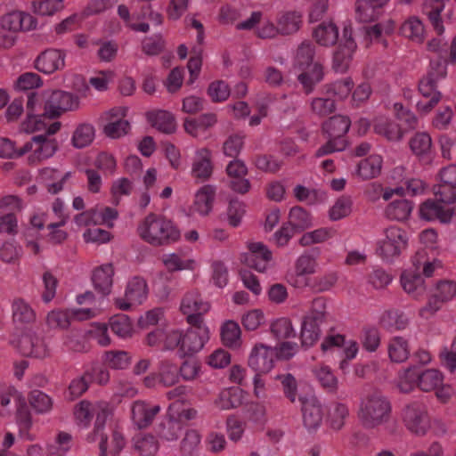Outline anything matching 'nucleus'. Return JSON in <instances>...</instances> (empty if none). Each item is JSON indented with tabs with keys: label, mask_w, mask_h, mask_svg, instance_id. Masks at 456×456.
Masks as SVG:
<instances>
[{
	"label": "nucleus",
	"mask_w": 456,
	"mask_h": 456,
	"mask_svg": "<svg viewBox=\"0 0 456 456\" xmlns=\"http://www.w3.org/2000/svg\"><path fill=\"white\" fill-rule=\"evenodd\" d=\"M388 355L392 362H403L410 355L409 343L403 337H395L388 345Z\"/></svg>",
	"instance_id": "36"
},
{
	"label": "nucleus",
	"mask_w": 456,
	"mask_h": 456,
	"mask_svg": "<svg viewBox=\"0 0 456 456\" xmlns=\"http://www.w3.org/2000/svg\"><path fill=\"white\" fill-rule=\"evenodd\" d=\"M382 162L381 156L370 155L359 162L356 173L363 180L373 179L380 175Z\"/></svg>",
	"instance_id": "22"
},
{
	"label": "nucleus",
	"mask_w": 456,
	"mask_h": 456,
	"mask_svg": "<svg viewBox=\"0 0 456 456\" xmlns=\"http://www.w3.org/2000/svg\"><path fill=\"white\" fill-rule=\"evenodd\" d=\"M432 140L427 133H417L410 141V148L417 156H424L431 151Z\"/></svg>",
	"instance_id": "47"
},
{
	"label": "nucleus",
	"mask_w": 456,
	"mask_h": 456,
	"mask_svg": "<svg viewBox=\"0 0 456 456\" xmlns=\"http://www.w3.org/2000/svg\"><path fill=\"white\" fill-rule=\"evenodd\" d=\"M298 69L301 70V73L297 76V80L302 85L304 92L309 94L314 91L315 86L323 79V67L320 62H315L314 66Z\"/></svg>",
	"instance_id": "17"
},
{
	"label": "nucleus",
	"mask_w": 456,
	"mask_h": 456,
	"mask_svg": "<svg viewBox=\"0 0 456 456\" xmlns=\"http://www.w3.org/2000/svg\"><path fill=\"white\" fill-rule=\"evenodd\" d=\"M302 402L303 422L308 430L317 429L322 423L324 411L316 397L300 399Z\"/></svg>",
	"instance_id": "11"
},
{
	"label": "nucleus",
	"mask_w": 456,
	"mask_h": 456,
	"mask_svg": "<svg viewBox=\"0 0 456 456\" xmlns=\"http://www.w3.org/2000/svg\"><path fill=\"white\" fill-rule=\"evenodd\" d=\"M204 346V338L199 330L189 329L183 337L181 352L183 356L192 355Z\"/></svg>",
	"instance_id": "32"
},
{
	"label": "nucleus",
	"mask_w": 456,
	"mask_h": 456,
	"mask_svg": "<svg viewBox=\"0 0 456 456\" xmlns=\"http://www.w3.org/2000/svg\"><path fill=\"white\" fill-rule=\"evenodd\" d=\"M243 413L245 417L252 422L255 423H264L265 422V407L256 402H248L245 403L242 407Z\"/></svg>",
	"instance_id": "49"
},
{
	"label": "nucleus",
	"mask_w": 456,
	"mask_h": 456,
	"mask_svg": "<svg viewBox=\"0 0 456 456\" xmlns=\"http://www.w3.org/2000/svg\"><path fill=\"white\" fill-rule=\"evenodd\" d=\"M271 331L278 339L295 337L292 322L288 318H280L274 321L271 325Z\"/></svg>",
	"instance_id": "52"
},
{
	"label": "nucleus",
	"mask_w": 456,
	"mask_h": 456,
	"mask_svg": "<svg viewBox=\"0 0 456 456\" xmlns=\"http://www.w3.org/2000/svg\"><path fill=\"white\" fill-rule=\"evenodd\" d=\"M109 325L111 330L121 338H126L132 335V322L130 317L126 314H119L113 315L109 321Z\"/></svg>",
	"instance_id": "44"
},
{
	"label": "nucleus",
	"mask_w": 456,
	"mask_h": 456,
	"mask_svg": "<svg viewBox=\"0 0 456 456\" xmlns=\"http://www.w3.org/2000/svg\"><path fill=\"white\" fill-rule=\"evenodd\" d=\"M433 191L438 197V200L443 203L452 204L456 201V186L454 185L442 183L435 185Z\"/></svg>",
	"instance_id": "62"
},
{
	"label": "nucleus",
	"mask_w": 456,
	"mask_h": 456,
	"mask_svg": "<svg viewBox=\"0 0 456 456\" xmlns=\"http://www.w3.org/2000/svg\"><path fill=\"white\" fill-rule=\"evenodd\" d=\"M147 120L153 127L164 134H170L175 132V118L168 111L159 110L156 112H148Z\"/></svg>",
	"instance_id": "20"
},
{
	"label": "nucleus",
	"mask_w": 456,
	"mask_h": 456,
	"mask_svg": "<svg viewBox=\"0 0 456 456\" xmlns=\"http://www.w3.org/2000/svg\"><path fill=\"white\" fill-rule=\"evenodd\" d=\"M94 138V128L91 124H79L72 136V144L75 148L82 149L88 146Z\"/></svg>",
	"instance_id": "40"
},
{
	"label": "nucleus",
	"mask_w": 456,
	"mask_h": 456,
	"mask_svg": "<svg viewBox=\"0 0 456 456\" xmlns=\"http://www.w3.org/2000/svg\"><path fill=\"white\" fill-rule=\"evenodd\" d=\"M376 134L383 135L388 141H400L403 136L401 126L387 119H376L373 126Z\"/></svg>",
	"instance_id": "29"
},
{
	"label": "nucleus",
	"mask_w": 456,
	"mask_h": 456,
	"mask_svg": "<svg viewBox=\"0 0 456 456\" xmlns=\"http://www.w3.org/2000/svg\"><path fill=\"white\" fill-rule=\"evenodd\" d=\"M385 233L386 238L380 242L377 251L383 259L390 260L406 248L408 238L406 232L396 226L387 228Z\"/></svg>",
	"instance_id": "5"
},
{
	"label": "nucleus",
	"mask_w": 456,
	"mask_h": 456,
	"mask_svg": "<svg viewBox=\"0 0 456 456\" xmlns=\"http://www.w3.org/2000/svg\"><path fill=\"white\" fill-rule=\"evenodd\" d=\"M351 126V119L348 116L334 115L322 124V134L328 139L316 151V156L330 154L335 151H342L347 146L346 134Z\"/></svg>",
	"instance_id": "2"
},
{
	"label": "nucleus",
	"mask_w": 456,
	"mask_h": 456,
	"mask_svg": "<svg viewBox=\"0 0 456 456\" xmlns=\"http://www.w3.org/2000/svg\"><path fill=\"white\" fill-rule=\"evenodd\" d=\"M413 209V203L405 199L392 201L386 208V215L389 219L397 221L408 220Z\"/></svg>",
	"instance_id": "28"
},
{
	"label": "nucleus",
	"mask_w": 456,
	"mask_h": 456,
	"mask_svg": "<svg viewBox=\"0 0 456 456\" xmlns=\"http://www.w3.org/2000/svg\"><path fill=\"white\" fill-rule=\"evenodd\" d=\"M354 87V82L351 77H346L344 80L336 81L333 84L325 86L326 94H333L338 99L346 98Z\"/></svg>",
	"instance_id": "50"
},
{
	"label": "nucleus",
	"mask_w": 456,
	"mask_h": 456,
	"mask_svg": "<svg viewBox=\"0 0 456 456\" xmlns=\"http://www.w3.org/2000/svg\"><path fill=\"white\" fill-rule=\"evenodd\" d=\"M33 142H35V148L33 153L29 156V159L32 161L49 159L58 150L57 141L44 134L33 136Z\"/></svg>",
	"instance_id": "15"
},
{
	"label": "nucleus",
	"mask_w": 456,
	"mask_h": 456,
	"mask_svg": "<svg viewBox=\"0 0 456 456\" xmlns=\"http://www.w3.org/2000/svg\"><path fill=\"white\" fill-rule=\"evenodd\" d=\"M103 362L111 369L124 370L130 365L131 356L126 351L111 350L104 353Z\"/></svg>",
	"instance_id": "39"
},
{
	"label": "nucleus",
	"mask_w": 456,
	"mask_h": 456,
	"mask_svg": "<svg viewBox=\"0 0 456 456\" xmlns=\"http://www.w3.org/2000/svg\"><path fill=\"white\" fill-rule=\"evenodd\" d=\"M65 53L58 49H46L35 61V68L45 74H52L65 65Z\"/></svg>",
	"instance_id": "10"
},
{
	"label": "nucleus",
	"mask_w": 456,
	"mask_h": 456,
	"mask_svg": "<svg viewBox=\"0 0 456 456\" xmlns=\"http://www.w3.org/2000/svg\"><path fill=\"white\" fill-rule=\"evenodd\" d=\"M44 113L47 118H59L62 113L77 110L79 106L78 96L61 90L44 94Z\"/></svg>",
	"instance_id": "4"
},
{
	"label": "nucleus",
	"mask_w": 456,
	"mask_h": 456,
	"mask_svg": "<svg viewBox=\"0 0 456 456\" xmlns=\"http://www.w3.org/2000/svg\"><path fill=\"white\" fill-rule=\"evenodd\" d=\"M245 207V204L238 199H232L230 200L227 209L230 225L237 227L240 224L241 218L246 212Z\"/></svg>",
	"instance_id": "58"
},
{
	"label": "nucleus",
	"mask_w": 456,
	"mask_h": 456,
	"mask_svg": "<svg viewBox=\"0 0 456 456\" xmlns=\"http://www.w3.org/2000/svg\"><path fill=\"white\" fill-rule=\"evenodd\" d=\"M114 267L112 264H107L96 268L92 275L94 289L102 296L111 292L113 283Z\"/></svg>",
	"instance_id": "14"
},
{
	"label": "nucleus",
	"mask_w": 456,
	"mask_h": 456,
	"mask_svg": "<svg viewBox=\"0 0 456 456\" xmlns=\"http://www.w3.org/2000/svg\"><path fill=\"white\" fill-rule=\"evenodd\" d=\"M352 200L349 197L342 196L330 210V218L333 221L347 216L351 213Z\"/></svg>",
	"instance_id": "57"
},
{
	"label": "nucleus",
	"mask_w": 456,
	"mask_h": 456,
	"mask_svg": "<svg viewBox=\"0 0 456 456\" xmlns=\"http://www.w3.org/2000/svg\"><path fill=\"white\" fill-rule=\"evenodd\" d=\"M313 112L320 117H326L336 110V102L334 99L330 97H317L313 99L311 102Z\"/></svg>",
	"instance_id": "54"
},
{
	"label": "nucleus",
	"mask_w": 456,
	"mask_h": 456,
	"mask_svg": "<svg viewBox=\"0 0 456 456\" xmlns=\"http://www.w3.org/2000/svg\"><path fill=\"white\" fill-rule=\"evenodd\" d=\"M29 404L37 413H44L52 409V399L40 390H33L29 394Z\"/></svg>",
	"instance_id": "48"
},
{
	"label": "nucleus",
	"mask_w": 456,
	"mask_h": 456,
	"mask_svg": "<svg viewBox=\"0 0 456 456\" xmlns=\"http://www.w3.org/2000/svg\"><path fill=\"white\" fill-rule=\"evenodd\" d=\"M209 308L210 305L202 300L200 294L197 290L186 293L180 306L182 313H207Z\"/></svg>",
	"instance_id": "33"
},
{
	"label": "nucleus",
	"mask_w": 456,
	"mask_h": 456,
	"mask_svg": "<svg viewBox=\"0 0 456 456\" xmlns=\"http://www.w3.org/2000/svg\"><path fill=\"white\" fill-rule=\"evenodd\" d=\"M288 223L294 228V231L300 233L312 226V218L305 208L296 206L289 210Z\"/></svg>",
	"instance_id": "31"
},
{
	"label": "nucleus",
	"mask_w": 456,
	"mask_h": 456,
	"mask_svg": "<svg viewBox=\"0 0 456 456\" xmlns=\"http://www.w3.org/2000/svg\"><path fill=\"white\" fill-rule=\"evenodd\" d=\"M348 409L346 404L336 403L329 412L330 426L333 429L339 430L345 424V419L348 416Z\"/></svg>",
	"instance_id": "55"
},
{
	"label": "nucleus",
	"mask_w": 456,
	"mask_h": 456,
	"mask_svg": "<svg viewBox=\"0 0 456 456\" xmlns=\"http://www.w3.org/2000/svg\"><path fill=\"white\" fill-rule=\"evenodd\" d=\"M12 312L13 320L15 322L29 323L35 318L34 311L21 299L13 302Z\"/></svg>",
	"instance_id": "51"
},
{
	"label": "nucleus",
	"mask_w": 456,
	"mask_h": 456,
	"mask_svg": "<svg viewBox=\"0 0 456 456\" xmlns=\"http://www.w3.org/2000/svg\"><path fill=\"white\" fill-rule=\"evenodd\" d=\"M129 130V121L122 118L110 120V122H108L106 125H104L102 128L103 134L111 139L120 138L128 134Z\"/></svg>",
	"instance_id": "46"
},
{
	"label": "nucleus",
	"mask_w": 456,
	"mask_h": 456,
	"mask_svg": "<svg viewBox=\"0 0 456 456\" xmlns=\"http://www.w3.org/2000/svg\"><path fill=\"white\" fill-rule=\"evenodd\" d=\"M140 237L152 246H164L175 242L180 231L163 216L150 213L138 226Z\"/></svg>",
	"instance_id": "1"
},
{
	"label": "nucleus",
	"mask_w": 456,
	"mask_h": 456,
	"mask_svg": "<svg viewBox=\"0 0 456 456\" xmlns=\"http://www.w3.org/2000/svg\"><path fill=\"white\" fill-rule=\"evenodd\" d=\"M404 36L416 40L419 43L424 40V26L418 19H410L404 22L401 28Z\"/></svg>",
	"instance_id": "53"
},
{
	"label": "nucleus",
	"mask_w": 456,
	"mask_h": 456,
	"mask_svg": "<svg viewBox=\"0 0 456 456\" xmlns=\"http://www.w3.org/2000/svg\"><path fill=\"white\" fill-rule=\"evenodd\" d=\"M244 145L243 137L238 134L230 135L224 142V153L231 158L237 159Z\"/></svg>",
	"instance_id": "64"
},
{
	"label": "nucleus",
	"mask_w": 456,
	"mask_h": 456,
	"mask_svg": "<svg viewBox=\"0 0 456 456\" xmlns=\"http://www.w3.org/2000/svg\"><path fill=\"white\" fill-rule=\"evenodd\" d=\"M63 0H42L33 2L34 12L42 16H51L63 8Z\"/></svg>",
	"instance_id": "56"
},
{
	"label": "nucleus",
	"mask_w": 456,
	"mask_h": 456,
	"mask_svg": "<svg viewBox=\"0 0 456 456\" xmlns=\"http://www.w3.org/2000/svg\"><path fill=\"white\" fill-rule=\"evenodd\" d=\"M362 346L369 352H375L380 344V334L375 327L363 329Z\"/></svg>",
	"instance_id": "63"
},
{
	"label": "nucleus",
	"mask_w": 456,
	"mask_h": 456,
	"mask_svg": "<svg viewBox=\"0 0 456 456\" xmlns=\"http://www.w3.org/2000/svg\"><path fill=\"white\" fill-rule=\"evenodd\" d=\"M183 428V422L177 419L176 417L168 413L167 416L157 425V435L167 441H175L178 439L181 431Z\"/></svg>",
	"instance_id": "18"
},
{
	"label": "nucleus",
	"mask_w": 456,
	"mask_h": 456,
	"mask_svg": "<svg viewBox=\"0 0 456 456\" xmlns=\"http://www.w3.org/2000/svg\"><path fill=\"white\" fill-rule=\"evenodd\" d=\"M18 348L24 356L45 358L49 354V349L43 338L32 331L21 334L18 341Z\"/></svg>",
	"instance_id": "7"
},
{
	"label": "nucleus",
	"mask_w": 456,
	"mask_h": 456,
	"mask_svg": "<svg viewBox=\"0 0 456 456\" xmlns=\"http://www.w3.org/2000/svg\"><path fill=\"white\" fill-rule=\"evenodd\" d=\"M159 384L164 387H171L179 380L178 369L170 361L164 360L159 362Z\"/></svg>",
	"instance_id": "43"
},
{
	"label": "nucleus",
	"mask_w": 456,
	"mask_h": 456,
	"mask_svg": "<svg viewBox=\"0 0 456 456\" xmlns=\"http://www.w3.org/2000/svg\"><path fill=\"white\" fill-rule=\"evenodd\" d=\"M256 167L266 173H276L281 167V162L272 155H257L255 159Z\"/></svg>",
	"instance_id": "60"
},
{
	"label": "nucleus",
	"mask_w": 456,
	"mask_h": 456,
	"mask_svg": "<svg viewBox=\"0 0 456 456\" xmlns=\"http://www.w3.org/2000/svg\"><path fill=\"white\" fill-rule=\"evenodd\" d=\"M444 8L443 0H426L423 4V12L428 17L434 28L439 35L444 31L441 12Z\"/></svg>",
	"instance_id": "27"
},
{
	"label": "nucleus",
	"mask_w": 456,
	"mask_h": 456,
	"mask_svg": "<svg viewBox=\"0 0 456 456\" xmlns=\"http://www.w3.org/2000/svg\"><path fill=\"white\" fill-rule=\"evenodd\" d=\"M248 249L249 253L243 255L242 262L258 272L265 271L268 262L272 260L271 250L262 242L250 243Z\"/></svg>",
	"instance_id": "9"
},
{
	"label": "nucleus",
	"mask_w": 456,
	"mask_h": 456,
	"mask_svg": "<svg viewBox=\"0 0 456 456\" xmlns=\"http://www.w3.org/2000/svg\"><path fill=\"white\" fill-rule=\"evenodd\" d=\"M12 396L17 403V422L23 427V429L26 431V435L28 436V430L32 426V418L26 399L21 395L16 393Z\"/></svg>",
	"instance_id": "45"
},
{
	"label": "nucleus",
	"mask_w": 456,
	"mask_h": 456,
	"mask_svg": "<svg viewBox=\"0 0 456 456\" xmlns=\"http://www.w3.org/2000/svg\"><path fill=\"white\" fill-rule=\"evenodd\" d=\"M315 265L316 263L314 257L309 255H303L297 259L296 264L297 286L299 287L309 285L308 281L305 278V275L314 273Z\"/></svg>",
	"instance_id": "34"
},
{
	"label": "nucleus",
	"mask_w": 456,
	"mask_h": 456,
	"mask_svg": "<svg viewBox=\"0 0 456 456\" xmlns=\"http://www.w3.org/2000/svg\"><path fill=\"white\" fill-rule=\"evenodd\" d=\"M216 123V116L214 113H206L200 115L196 118H186L184 119V130L191 134L197 136L198 130H207Z\"/></svg>",
	"instance_id": "30"
},
{
	"label": "nucleus",
	"mask_w": 456,
	"mask_h": 456,
	"mask_svg": "<svg viewBox=\"0 0 456 456\" xmlns=\"http://www.w3.org/2000/svg\"><path fill=\"white\" fill-rule=\"evenodd\" d=\"M313 37L322 46H332L338 40V28L331 21L322 22L313 30Z\"/></svg>",
	"instance_id": "19"
},
{
	"label": "nucleus",
	"mask_w": 456,
	"mask_h": 456,
	"mask_svg": "<svg viewBox=\"0 0 456 456\" xmlns=\"http://www.w3.org/2000/svg\"><path fill=\"white\" fill-rule=\"evenodd\" d=\"M400 281L403 290L418 298L426 292L425 281L417 270H405L402 273Z\"/></svg>",
	"instance_id": "13"
},
{
	"label": "nucleus",
	"mask_w": 456,
	"mask_h": 456,
	"mask_svg": "<svg viewBox=\"0 0 456 456\" xmlns=\"http://www.w3.org/2000/svg\"><path fill=\"white\" fill-rule=\"evenodd\" d=\"M315 56V45L309 42H303L297 50L295 60V67L297 69H305L309 66H314L316 61H314Z\"/></svg>",
	"instance_id": "38"
},
{
	"label": "nucleus",
	"mask_w": 456,
	"mask_h": 456,
	"mask_svg": "<svg viewBox=\"0 0 456 456\" xmlns=\"http://www.w3.org/2000/svg\"><path fill=\"white\" fill-rule=\"evenodd\" d=\"M355 50L338 45L333 53L332 69L336 72L345 73L348 70Z\"/></svg>",
	"instance_id": "35"
},
{
	"label": "nucleus",
	"mask_w": 456,
	"mask_h": 456,
	"mask_svg": "<svg viewBox=\"0 0 456 456\" xmlns=\"http://www.w3.org/2000/svg\"><path fill=\"white\" fill-rule=\"evenodd\" d=\"M208 94L214 102H224L230 95V88L224 81L217 80L210 83Z\"/></svg>",
	"instance_id": "59"
},
{
	"label": "nucleus",
	"mask_w": 456,
	"mask_h": 456,
	"mask_svg": "<svg viewBox=\"0 0 456 456\" xmlns=\"http://www.w3.org/2000/svg\"><path fill=\"white\" fill-rule=\"evenodd\" d=\"M443 374L435 369L426 370L421 371L419 377L418 387L425 392L433 391L437 389L443 385Z\"/></svg>",
	"instance_id": "37"
},
{
	"label": "nucleus",
	"mask_w": 456,
	"mask_h": 456,
	"mask_svg": "<svg viewBox=\"0 0 456 456\" xmlns=\"http://www.w3.org/2000/svg\"><path fill=\"white\" fill-rule=\"evenodd\" d=\"M356 18L360 22L368 23L376 20L380 15V10L369 0L355 2Z\"/></svg>",
	"instance_id": "41"
},
{
	"label": "nucleus",
	"mask_w": 456,
	"mask_h": 456,
	"mask_svg": "<svg viewBox=\"0 0 456 456\" xmlns=\"http://www.w3.org/2000/svg\"><path fill=\"white\" fill-rule=\"evenodd\" d=\"M324 321L319 320L316 317H310L306 315L303 318L300 331L302 346L310 347L319 340L321 336L320 325Z\"/></svg>",
	"instance_id": "16"
},
{
	"label": "nucleus",
	"mask_w": 456,
	"mask_h": 456,
	"mask_svg": "<svg viewBox=\"0 0 456 456\" xmlns=\"http://www.w3.org/2000/svg\"><path fill=\"white\" fill-rule=\"evenodd\" d=\"M390 411L388 400L379 392H375L362 403L359 418L365 428H374L388 419Z\"/></svg>",
	"instance_id": "3"
},
{
	"label": "nucleus",
	"mask_w": 456,
	"mask_h": 456,
	"mask_svg": "<svg viewBox=\"0 0 456 456\" xmlns=\"http://www.w3.org/2000/svg\"><path fill=\"white\" fill-rule=\"evenodd\" d=\"M402 420L412 434L423 436L429 428L428 412L422 404L413 403L402 411Z\"/></svg>",
	"instance_id": "6"
},
{
	"label": "nucleus",
	"mask_w": 456,
	"mask_h": 456,
	"mask_svg": "<svg viewBox=\"0 0 456 456\" xmlns=\"http://www.w3.org/2000/svg\"><path fill=\"white\" fill-rule=\"evenodd\" d=\"M146 295L147 284L143 279L135 277L127 284L125 294L126 300L141 304Z\"/></svg>",
	"instance_id": "42"
},
{
	"label": "nucleus",
	"mask_w": 456,
	"mask_h": 456,
	"mask_svg": "<svg viewBox=\"0 0 456 456\" xmlns=\"http://www.w3.org/2000/svg\"><path fill=\"white\" fill-rule=\"evenodd\" d=\"M321 385L330 391L337 388L338 380L328 366H322L314 370Z\"/></svg>",
	"instance_id": "61"
},
{
	"label": "nucleus",
	"mask_w": 456,
	"mask_h": 456,
	"mask_svg": "<svg viewBox=\"0 0 456 456\" xmlns=\"http://www.w3.org/2000/svg\"><path fill=\"white\" fill-rule=\"evenodd\" d=\"M274 351L263 344L254 346L248 358V367L256 373H267L273 367Z\"/></svg>",
	"instance_id": "8"
},
{
	"label": "nucleus",
	"mask_w": 456,
	"mask_h": 456,
	"mask_svg": "<svg viewBox=\"0 0 456 456\" xmlns=\"http://www.w3.org/2000/svg\"><path fill=\"white\" fill-rule=\"evenodd\" d=\"M303 14L298 11H287L281 13L277 20V31L282 35L296 33L301 26Z\"/></svg>",
	"instance_id": "21"
},
{
	"label": "nucleus",
	"mask_w": 456,
	"mask_h": 456,
	"mask_svg": "<svg viewBox=\"0 0 456 456\" xmlns=\"http://www.w3.org/2000/svg\"><path fill=\"white\" fill-rule=\"evenodd\" d=\"M216 188L207 184L201 187L195 195L194 208L201 215H208L213 208Z\"/></svg>",
	"instance_id": "24"
},
{
	"label": "nucleus",
	"mask_w": 456,
	"mask_h": 456,
	"mask_svg": "<svg viewBox=\"0 0 456 456\" xmlns=\"http://www.w3.org/2000/svg\"><path fill=\"white\" fill-rule=\"evenodd\" d=\"M200 158L192 164L191 173L194 177L206 181L210 178L213 173L210 151L204 148L199 152Z\"/></svg>",
	"instance_id": "25"
},
{
	"label": "nucleus",
	"mask_w": 456,
	"mask_h": 456,
	"mask_svg": "<svg viewBox=\"0 0 456 456\" xmlns=\"http://www.w3.org/2000/svg\"><path fill=\"white\" fill-rule=\"evenodd\" d=\"M221 339L224 346L237 349L241 346V330L235 321H226L221 327Z\"/></svg>",
	"instance_id": "23"
},
{
	"label": "nucleus",
	"mask_w": 456,
	"mask_h": 456,
	"mask_svg": "<svg viewBox=\"0 0 456 456\" xmlns=\"http://www.w3.org/2000/svg\"><path fill=\"white\" fill-rule=\"evenodd\" d=\"M159 411V405H151L142 401L135 402L132 407L133 420L140 429L146 428L151 425Z\"/></svg>",
	"instance_id": "12"
},
{
	"label": "nucleus",
	"mask_w": 456,
	"mask_h": 456,
	"mask_svg": "<svg viewBox=\"0 0 456 456\" xmlns=\"http://www.w3.org/2000/svg\"><path fill=\"white\" fill-rule=\"evenodd\" d=\"M380 324L388 330H403L409 325V318L403 312L392 309L384 313Z\"/></svg>",
	"instance_id": "26"
}]
</instances>
